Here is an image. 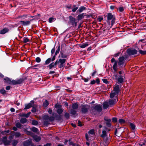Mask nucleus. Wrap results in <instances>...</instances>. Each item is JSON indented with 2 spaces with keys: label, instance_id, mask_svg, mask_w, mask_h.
Masks as SVG:
<instances>
[{
  "label": "nucleus",
  "instance_id": "nucleus-1",
  "mask_svg": "<svg viewBox=\"0 0 146 146\" xmlns=\"http://www.w3.org/2000/svg\"><path fill=\"white\" fill-rule=\"evenodd\" d=\"M111 20V25L112 26L115 22V19L114 16L112 15L111 13H108L107 16V22L109 25H110V20Z\"/></svg>",
  "mask_w": 146,
  "mask_h": 146
},
{
  "label": "nucleus",
  "instance_id": "nucleus-2",
  "mask_svg": "<svg viewBox=\"0 0 146 146\" xmlns=\"http://www.w3.org/2000/svg\"><path fill=\"white\" fill-rule=\"evenodd\" d=\"M66 61V59H62L60 58L58 60L55 61L54 63L55 66H56L57 64H58V67L60 68H62L65 66L64 63Z\"/></svg>",
  "mask_w": 146,
  "mask_h": 146
},
{
  "label": "nucleus",
  "instance_id": "nucleus-3",
  "mask_svg": "<svg viewBox=\"0 0 146 146\" xmlns=\"http://www.w3.org/2000/svg\"><path fill=\"white\" fill-rule=\"evenodd\" d=\"M113 78L114 80L117 79L118 82L120 83L122 82L123 80L122 76H120L118 78V75L115 73L114 75L113 76Z\"/></svg>",
  "mask_w": 146,
  "mask_h": 146
},
{
  "label": "nucleus",
  "instance_id": "nucleus-4",
  "mask_svg": "<svg viewBox=\"0 0 146 146\" xmlns=\"http://www.w3.org/2000/svg\"><path fill=\"white\" fill-rule=\"evenodd\" d=\"M7 137H4L2 138V143H3L5 145H9L11 143L10 141L7 140Z\"/></svg>",
  "mask_w": 146,
  "mask_h": 146
},
{
  "label": "nucleus",
  "instance_id": "nucleus-5",
  "mask_svg": "<svg viewBox=\"0 0 146 146\" xmlns=\"http://www.w3.org/2000/svg\"><path fill=\"white\" fill-rule=\"evenodd\" d=\"M127 52L129 55H132L137 54V51L135 49H129L127 50Z\"/></svg>",
  "mask_w": 146,
  "mask_h": 146
},
{
  "label": "nucleus",
  "instance_id": "nucleus-6",
  "mask_svg": "<svg viewBox=\"0 0 146 146\" xmlns=\"http://www.w3.org/2000/svg\"><path fill=\"white\" fill-rule=\"evenodd\" d=\"M125 58L123 56L120 57L119 59L118 65L119 66H121L124 63Z\"/></svg>",
  "mask_w": 146,
  "mask_h": 146
},
{
  "label": "nucleus",
  "instance_id": "nucleus-7",
  "mask_svg": "<svg viewBox=\"0 0 146 146\" xmlns=\"http://www.w3.org/2000/svg\"><path fill=\"white\" fill-rule=\"evenodd\" d=\"M34 104V102L33 101H31L28 104L25 105V108L24 109H28L31 108L32 107Z\"/></svg>",
  "mask_w": 146,
  "mask_h": 146
},
{
  "label": "nucleus",
  "instance_id": "nucleus-8",
  "mask_svg": "<svg viewBox=\"0 0 146 146\" xmlns=\"http://www.w3.org/2000/svg\"><path fill=\"white\" fill-rule=\"evenodd\" d=\"M23 81V80L22 79H20L19 80H13L12 81H11V82L10 84L13 85L19 84L22 83Z\"/></svg>",
  "mask_w": 146,
  "mask_h": 146
},
{
  "label": "nucleus",
  "instance_id": "nucleus-9",
  "mask_svg": "<svg viewBox=\"0 0 146 146\" xmlns=\"http://www.w3.org/2000/svg\"><path fill=\"white\" fill-rule=\"evenodd\" d=\"M69 18L70 22V23H72V25L75 26H76L77 25V23L75 21V19L72 16H69Z\"/></svg>",
  "mask_w": 146,
  "mask_h": 146
},
{
  "label": "nucleus",
  "instance_id": "nucleus-10",
  "mask_svg": "<svg viewBox=\"0 0 146 146\" xmlns=\"http://www.w3.org/2000/svg\"><path fill=\"white\" fill-rule=\"evenodd\" d=\"M32 20H31L30 21H21L20 22L22 25L25 26L29 25L30 24L31 21Z\"/></svg>",
  "mask_w": 146,
  "mask_h": 146
},
{
  "label": "nucleus",
  "instance_id": "nucleus-11",
  "mask_svg": "<svg viewBox=\"0 0 146 146\" xmlns=\"http://www.w3.org/2000/svg\"><path fill=\"white\" fill-rule=\"evenodd\" d=\"M120 66H119L118 65H117V61H115L114 62L113 66V69L114 72H116L118 68L117 67Z\"/></svg>",
  "mask_w": 146,
  "mask_h": 146
},
{
  "label": "nucleus",
  "instance_id": "nucleus-12",
  "mask_svg": "<svg viewBox=\"0 0 146 146\" xmlns=\"http://www.w3.org/2000/svg\"><path fill=\"white\" fill-rule=\"evenodd\" d=\"M94 109L97 111H101L102 110V106L99 104L96 105L94 107Z\"/></svg>",
  "mask_w": 146,
  "mask_h": 146
},
{
  "label": "nucleus",
  "instance_id": "nucleus-13",
  "mask_svg": "<svg viewBox=\"0 0 146 146\" xmlns=\"http://www.w3.org/2000/svg\"><path fill=\"white\" fill-rule=\"evenodd\" d=\"M31 143V141L28 140L23 142V145L24 146H29Z\"/></svg>",
  "mask_w": 146,
  "mask_h": 146
},
{
  "label": "nucleus",
  "instance_id": "nucleus-14",
  "mask_svg": "<svg viewBox=\"0 0 146 146\" xmlns=\"http://www.w3.org/2000/svg\"><path fill=\"white\" fill-rule=\"evenodd\" d=\"M88 107L86 105H83L82 106V113H85L88 111Z\"/></svg>",
  "mask_w": 146,
  "mask_h": 146
},
{
  "label": "nucleus",
  "instance_id": "nucleus-15",
  "mask_svg": "<svg viewBox=\"0 0 146 146\" xmlns=\"http://www.w3.org/2000/svg\"><path fill=\"white\" fill-rule=\"evenodd\" d=\"M113 91L118 94L119 91V86L118 85L116 86L114 88Z\"/></svg>",
  "mask_w": 146,
  "mask_h": 146
},
{
  "label": "nucleus",
  "instance_id": "nucleus-16",
  "mask_svg": "<svg viewBox=\"0 0 146 146\" xmlns=\"http://www.w3.org/2000/svg\"><path fill=\"white\" fill-rule=\"evenodd\" d=\"M9 31L8 28H5L0 31V33L1 34H4L8 32Z\"/></svg>",
  "mask_w": 146,
  "mask_h": 146
},
{
  "label": "nucleus",
  "instance_id": "nucleus-17",
  "mask_svg": "<svg viewBox=\"0 0 146 146\" xmlns=\"http://www.w3.org/2000/svg\"><path fill=\"white\" fill-rule=\"evenodd\" d=\"M117 100L116 99L114 100H110L108 103L109 105H112L114 104L117 102Z\"/></svg>",
  "mask_w": 146,
  "mask_h": 146
},
{
  "label": "nucleus",
  "instance_id": "nucleus-18",
  "mask_svg": "<svg viewBox=\"0 0 146 146\" xmlns=\"http://www.w3.org/2000/svg\"><path fill=\"white\" fill-rule=\"evenodd\" d=\"M86 8L84 6L80 7L78 10L77 12H79V13L82 12L83 11L85 10Z\"/></svg>",
  "mask_w": 146,
  "mask_h": 146
},
{
  "label": "nucleus",
  "instance_id": "nucleus-19",
  "mask_svg": "<svg viewBox=\"0 0 146 146\" xmlns=\"http://www.w3.org/2000/svg\"><path fill=\"white\" fill-rule=\"evenodd\" d=\"M109 105L108 102H106L103 104V108L104 109H107Z\"/></svg>",
  "mask_w": 146,
  "mask_h": 146
},
{
  "label": "nucleus",
  "instance_id": "nucleus-20",
  "mask_svg": "<svg viewBox=\"0 0 146 146\" xmlns=\"http://www.w3.org/2000/svg\"><path fill=\"white\" fill-rule=\"evenodd\" d=\"M34 139L36 141L38 142L40 141L41 139L40 137L37 135H34L33 137Z\"/></svg>",
  "mask_w": 146,
  "mask_h": 146
},
{
  "label": "nucleus",
  "instance_id": "nucleus-21",
  "mask_svg": "<svg viewBox=\"0 0 146 146\" xmlns=\"http://www.w3.org/2000/svg\"><path fill=\"white\" fill-rule=\"evenodd\" d=\"M93 135H91L90 134L88 133H86L85 135L86 139L88 141H89L90 140L89 138L91 137H93Z\"/></svg>",
  "mask_w": 146,
  "mask_h": 146
},
{
  "label": "nucleus",
  "instance_id": "nucleus-22",
  "mask_svg": "<svg viewBox=\"0 0 146 146\" xmlns=\"http://www.w3.org/2000/svg\"><path fill=\"white\" fill-rule=\"evenodd\" d=\"M4 80L5 82L9 84H11V80L8 78L6 77L4 78Z\"/></svg>",
  "mask_w": 146,
  "mask_h": 146
},
{
  "label": "nucleus",
  "instance_id": "nucleus-23",
  "mask_svg": "<svg viewBox=\"0 0 146 146\" xmlns=\"http://www.w3.org/2000/svg\"><path fill=\"white\" fill-rule=\"evenodd\" d=\"M88 45V42L84 43L80 46V47L81 48H84Z\"/></svg>",
  "mask_w": 146,
  "mask_h": 146
},
{
  "label": "nucleus",
  "instance_id": "nucleus-24",
  "mask_svg": "<svg viewBox=\"0 0 146 146\" xmlns=\"http://www.w3.org/2000/svg\"><path fill=\"white\" fill-rule=\"evenodd\" d=\"M31 114V112H29L27 114H23L22 115H20L19 116L21 117H28Z\"/></svg>",
  "mask_w": 146,
  "mask_h": 146
},
{
  "label": "nucleus",
  "instance_id": "nucleus-25",
  "mask_svg": "<svg viewBox=\"0 0 146 146\" xmlns=\"http://www.w3.org/2000/svg\"><path fill=\"white\" fill-rule=\"evenodd\" d=\"M118 94L112 91L110 94V97L111 98H113L115 96H117Z\"/></svg>",
  "mask_w": 146,
  "mask_h": 146
},
{
  "label": "nucleus",
  "instance_id": "nucleus-26",
  "mask_svg": "<svg viewBox=\"0 0 146 146\" xmlns=\"http://www.w3.org/2000/svg\"><path fill=\"white\" fill-rule=\"evenodd\" d=\"M78 105L77 103H74L72 105V108L73 109L76 110L78 108Z\"/></svg>",
  "mask_w": 146,
  "mask_h": 146
},
{
  "label": "nucleus",
  "instance_id": "nucleus-27",
  "mask_svg": "<svg viewBox=\"0 0 146 146\" xmlns=\"http://www.w3.org/2000/svg\"><path fill=\"white\" fill-rule=\"evenodd\" d=\"M20 122L23 124L24 123L27 121V119L25 118H22L20 119Z\"/></svg>",
  "mask_w": 146,
  "mask_h": 146
},
{
  "label": "nucleus",
  "instance_id": "nucleus-28",
  "mask_svg": "<svg viewBox=\"0 0 146 146\" xmlns=\"http://www.w3.org/2000/svg\"><path fill=\"white\" fill-rule=\"evenodd\" d=\"M130 126L131 128L133 130H134L135 129V124L133 123H130Z\"/></svg>",
  "mask_w": 146,
  "mask_h": 146
},
{
  "label": "nucleus",
  "instance_id": "nucleus-29",
  "mask_svg": "<svg viewBox=\"0 0 146 146\" xmlns=\"http://www.w3.org/2000/svg\"><path fill=\"white\" fill-rule=\"evenodd\" d=\"M56 111H57V112L59 114H61L62 113V112H63V110L61 108H58L57 109V110Z\"/></svg>",
  "mask_w": 146,
  "mask_h": 146
},
{
  "label": "nucleus",
  "instance_id": "nucleus-30",
  "mask_svg": "<svg viewBox=\"0 0 146 146\" xmlns=\"http://www.w3.org/2000/svg\"><path fill=\"white\" fill-rule=\"evenodd\" d=\"M74 109L71 110H70V114L72 115H75L76 114V112L78 111H76Z\"/></svg>",
  "mask_w": 146,
  "mask_h": 146
},
{
  "label": "nucleus",
  "instance_id": "nucleus-31",
  "mask_svg": "<svg viewBox=\"0 0 146 146\" xmlns=\"http://www.w3.org/2000/svg\"><path fill=\"white\" fill-rule=\"evenodd\" d=\"M84 18V13H82L78 15L77 18L78 20H80Z\"/></svg>",
  "mask_w": 146,
  "mask_h": 146
},
{
  "label": "nucleus",
  "instance_id": "nucleus-32",
  "mask_svg": "<svg viewBox=\"0 0 146 146\" xmlns=\"http://www.w3.org/2000/svg\"><path fill=\"white\" fill-rule=\"evenodd\" d=\"M28 15H25L22 16H19L18 18H21L22 20H24L25 19V18L27 17Z\"/></svg>",
  "mask_w": 146,
  "mask_h": 146
},
{
  "label": "nucleus",
  "instance_id": "nucleus-33",
  "mask_svg": "<svg viewBox=\"0 0 146 146\" xmlns=\"http://www.w3.org/2000/svg\"><path fill=\"white\" fill-rule=\"evenodd\" d=\"M106 136V131L104 130L102 131V134L101 135V136L102 137H105Z\"/></svg>",
  "mask_w": 146,
  "mask_h": 146
},
{
  "label": "nucleus",
  "instance_id": "nucleus-34",
  "mask_svg": "<svg viewBox=\"0 0 146 146\" xmlns=\"http://www.w3.org/2000/svg\"><path fill=\"white\" fill-rule=\"evenodd\" d=\"M88 134H90L92 135H94V129H92L90 130L88 132Z\"/></svg>",
  "mask_w": 146,
  "mask_h": 146
},
{
  "label": "nucleus",
  "instance_id": "nucleus-35",
  "mask_svg": "<svg viewBox=\"0 0 146 146\" xmlns=\"http://www.w3.org/2000/svg\"><path fill=\"white\" fill-rule=\"evenodd\" d=\"M73 7H74V8L72 9V11L73 12H75L78 9V7H76V5H74Z\"/></svg>",
  "mask_w": 146,
  "mask_h": 146
},
{
  "label": "nucleus",
  "instance_id": "nucleus-36",
  "mask_svg": "<svg viewBox=\"0 0 146 146\" xmlns=\"http://www.w3.org/2000/svg\"><path fill=\"white\" fill-rule=\"evenodd\" d=\"M60 46L59 45L56 51L55 54V55H56L58 53L60 52Z\"/></svg>",
  "mask_w": 146,
  "mask_h": 146
},
{
  "label": "nucleus",
  "instance_id": "nucleus-37",
  "mask_svg": "<svg viewBox=\"0 0 146 146\" xmlns=\"http://www.w3.org/2000/svg\"><path fill=\"white\" fill-rule=\"evenodd\" d=\"M49 104L48 102L46 100L43 103V106L44 107H47Z\"/></svg>",
  "mask_w": 146,
  "mask_h": 146
},
{
  "label": "nucleus",
  "instance_id": "nucleus-38",
  "mask_svg": "<svg viewBox=\"0 0 146 146\" xmlns=\"http://www.w3.org/2000/svg\"><path fill=\"white\" fill-rule=\"evenodd\" d=\"M51 61V58H48L45 62V64L47 65Z\"/></svg>",
  "mask_w": 146,
  "mask_h": 146
},
{
  "label": "nucleus",
  "instance_id": "nucleus-39",
  "mask_svg": "<svg viewBox=\"0 0 146 146\" xmlns=\"http://www.w3.org/2000/svg\"><path fill=\"white\" fill-rule=\"evenodd\" d=\"M15 125L17 127L20 128L21 127L22 125L20 123L17 122L16 123Z\"/></svg>",
  "mask_w": 146,
  "mask_h": 146
},
{
  "label": "nucleus",
  "instance_id": "nucleus-40",
  "mask_svg": "<svg viewBox=\"0 0 146 146\" xmlns=\"http://www.w3.org/2000/svg\"><path fill=\"white\" fill-rule=\"evenodd\" d=\"M139 53L143 55H144L146 54V51L145 50H139Z\"/></svg>",
  "mask_w": 146,
  "mask_h": 146
},
{
  "label": "nucleus",
  "instance_id": "nucleus-41",
  "mask_svg": "<svg viewBox=\"0 0 146 146\" xmlns=\"http://www.w3.org/2000/svg\"><path fill=\"white\" fill-rule=\"evenodd\" d=\"M18 143L17 141L16 140H14L13 141L12 144L13 146H15Z\"/></svg>",
  "mask_w": 146,
  "mask_h": 146
},
{
  "label": "nucleus",
  "instance_id": "nucleus-42",
  "mask_svg": "<svg viewBox=\"0 0 146 146\" xmlns=\"http://www.w3.org/2000/svg\"><path fill=\"white\" fill-rule=\"evenodd\" d=\"M61 58H63V59H64L66 58L67 57V55L66 54H61Z\"/></svg>",
  "mask_w": 146,
  "mask_h": 146
},
{
  "label": "nucleus",
  "instance_id": "nucleus-43",
  "mask_svg": "<svg viewBox=\"0 0 146 146\" xmlns=\"http://www.w3.org/2000/svg\"><path fill=\"white\" fill-rule=\"evenodd\" d=\"M54 65V63L52 62L48 66V67L49 68V69H51L52 67H53Z\"/></svg>",
  "mask_w": 146,
  "mask_h": 146
},
{
  "label": "nucleus",
  "instance_id": "nucleus-44",
  "mask_svg": "<svg viewBox=\"0 0 146 146\" xmlns=\"http://www.w3.org/2000/svg\"><path fill=\"white\" fill-rule=\"evenodd\" d=\"M38 129L34 127H33L32 128V130L35 132H36L38 131Z\"/></svg>",
  "mask_w": 146,
  "mask_h": 146
},
{
  "label": "nucleus",
  "instance_id": "nucleus-45",
  "mask_svg": "<svg viewBox=\"0 0 146 146\" xmlns=\"http://www.w3.org/2000/svg\"><path fill=\"white\" fill-rule=\"evenodd\" d=\"M32 123L33 125H36L38 124V122L35 120H33L32 122Z\"/></svg>",
  "mask_w": 146,
  "mask_h": 146
},
{
  "label": "nucleus",
  "instance_id": "nucleus-46",
  "mask_svg": "<svg viewBox=\"0 0 146 146\" xmlns=\"http://www.w3.org/2000/svg\"><path fill=\"white\" fill-rule=\"evenodd\" d=\"M23 42L24 43H25L28 42L29 41V39L26 37H24L23 38Z\"/></svg>",
  "mask_w": 146,
  "mask_h": 146
},
{
  "label": "nucleus",
  "instance_id": "nucleus-47",
  "mask_svg": "<svg viewBox=\"0 0 146 146\" xmlns=\"http://www.w3.org/2000/svg\"><path fill=\"white\" fill-rule=\"evenodd\" d=\"M21 135V134L19 132H16L15 134V136L16 137H18Z\"/></svg>",
  "mask_w": 146,
  "mask_h": 146
},
{
  "label": "nucleus",
  "instance_id": "nucleus-48",
  "mask_svg": "<svg viewBox=\"0 0 146 146\" xmlns=\"http://www.w3.org/2000/svg\"><path fill=\"white\" fill-rule=\"evenodd\" d=\"M0 92L3 94H5V91L4 89H2L0 90Z\"/></svg>",
  "mask_w": 146,
  "mask_h": 146
},
{
  "label": "nucleus",
  "instance_id": "nucleus-49",
  "mask_svg": "<svg viewBox=\"0 0 146 146\" xmlns=\"http://www.w3.org/2000/svg\"><path fill=\"white\" fill-rule=\"evenodd\" d=\"M55 20V19L52 17H51L49 18V23H51L53 21H54Z\"/></svg>",
  "mask_w": 146,
  "mask_h": 146
},
{
  "label": "nucleus",
  "instance_id": "nucleus-50",
  "mask_svg": "<svg viewBox=\"0 0 146 146\" xmlns=\"http://www.w3.org/2000/svg\"><path fill=\"white\" fill-rule=\"evenodd\" d=\"M43 118L44 119H48L49 118V116L47 115H45L43 117Z\"/></svg>",
  "mask_w": 146,
  "mask_h": 146
},
{
  "label": "nucleus",
  "instance_id": "nucleus-51",
  "mask_svg": "<svg viewBox=\"0 0 146 146\" xmlns=\"http://www.w3.org/2000/svg\"><path fill=\"white\" fill-rule=\"evenodd\" d=\"M69 114L68 113H65L64 116L66 118H68L69 117Z\"/></svg>",
  "mask_w": 146,
  "mask_h": 146
},
{
  "label": "nucleus",
  "instance_id": "nucleus-52",
  "mask_svg": "<svg viewBox=\"0 0 146 146\" xmlns=\"http://www.w3.org/2000/svg\"><path fill=\"white\" fill-rule=\"evenodd\" d=\"M118 10L120 12H122L124 11V9L123 7H120L118 9Z\"/></svg>",
  "mask_w": 146,
  "mask_h": 146
},
{
  "label": "nucleus",
  "instance_id": "nucleus-53",
  "mask_svg": "<svg viewBox=\"0 0 146 146\" xmlns=\"http://www.w3.org/2000/svg\"><path fill=\"white\" fill-rule=\"evenodd\" d=\"M119 122L121 123H124L125 122V120L123 119H119Z\"/></svg>",
  "mask_w": 146,
  "mask_h": 146
},
{
  "label": "nucleus",
  "instance_id": "nucleus-54",
  "mask_svg": "<svg viewBox=\"0 0 146 146\" xmlns=\"http://www.w3.org/2000/svg\"><path fill=\"white\" fill-rule=\"evenodd\" d=\"M36 61L37 62L39 63L41 61L40 58L39 57H37L36 58Z\"/></svg>",
  "mask_w": 146,
  "mask_h": 146
},
{
  "label": "nucleus",
  "instance_id": "nucleus-55",
  "mask_svg": "<svg viewBox=\"0 0 146 146\" xmlns=\"http://www.w3.org/2000/svg\"><path fill=\"white\" fill-rule=\"evenodd\" d=\"M104 119L106 121H110L111 120V119H108L106 117H104Z\"/></svg>",
  "mask_w": 146,
  "mask_h": 146
},
{
  "label": "nucleus",
  "instance_id": "nucleus-56",
  "mask_svg": "<svg viewBox=\"0 0 146 146\" xmlns=\"http://www.w3.org/2000/svg\"><path fill=\"white\" fill-rule=\"evenodd\" d=\"M44 124L46 125H48L49 123L47 121H45L43 122Z\"/></svg>",
  "mask_w": 146,
  "mask_h": 146
},
{
  "label": "nucleus",
  "instance_id": "nucleus-57",
  "mask_svg": "<svg viewBox=\"0 0 146 146\" xmlns=\"http://www.w3.org/2000/svg\"><path fill=\"white\" fill-rule=\"evenodd\" d=\"M110 121H107V122L106 123L107 125L109 127H110L111 126V124L110 123Z\"/></svg>",
  "mask_w": 146,
  "mask_h": 146
},
{
  "label": "nucleus",
  "instance_id": "nucleus-58",
  "mask_svg": "<svg viewBox=\"0 0 146 146\" xmlns=\"http://www.w3.org/2000/svg\"><path fill=\"white\" fill-rule=\"evenodd\" d=\"M48 119L50 121H52L54 120V118L52 117H49Z\"/></svg>",
  "mask_w": 146,
  "mask_h": 146
},
{
  "label": "nucleus",
  "instance_id": "nucleus-59",
  "mask_svg": "<svg viewBox=\"0 0 146 146\" xmlns=\"http://www.w3.org/2000/svg\"><path fill=\"white\" fill-rule=\"evenodd\" d=\"M112 121L114 122H116L117 121V119L116 117H113L112 119Z\"/></svg>",
  "mask_w": 146,
  "mask_h": 146
},
{
  "label": "nucleus",
  "instance_id": "nucleus-60",
  "mask_svg": "<svg viewBox=\"0 0 146 146\" xmlns=\"http://www.w3.org/2000/svg\"><path fill=\"white\" fill-rule=\"evenodd\" d=\"M102 81L104 83H105L106 84H107L108 83V81L106 79H103Z\"/></svg>",
  "mask_w": 146,
  "mask_h": 146
},
{
  "label": "nucleus",
  "instance_id": "nucleus-61",
  "mask_svg": "<svg viewBox=\"0 0 146 146\" xmlns=\"http://www.w3.org/2000/svg\"><path fill=\"white\" fill-rule=\"evenodd\" d=\"M31 111L33 112H35L36 111V109L35 108L33 107L32 108Z\"/></svg>",
  "mask_w": 146,
  "mask_h": 146
},
{
  "label": "nucleus",
  "instance_id": "nucleus-62",
  "mask_svg": "<svg viewBox=\"0 0 146 146\" xmlns=\"http://www.w3.org/2000/svg\"><path fill=\"white\" fill-rule=\"evenodd\" d=\"M83 80L85 82H87L89 80V78H84L83 79Z\"/></svg>",
  "mask_w": 146,
  "mask_h": 146
},
{
  "label": "nucleus",
  "instance_id": "nucleus-63",
  "mask_svg": "<svg viewBox=\"0 0 146 146\" xmlns=\"http://www.w3.org/2000/svg\"><path fill=\"white\" fill-rule=\"evenodd\" d=\"M55 52V48H53L51 50V53L52 54H53Z\"/></svg>",
  "mask_w": 146,
  "mask_h": 146
},
{
  "label": "nucleus",
  "instance_id": "nucleus-64",
  "mask_svg": "<svg viewBox=\"0 0 146 146\" xmlns=\"http://www.w3.org/2000/svg\"><path fill=\"white\" fill-rule=\"evenodd\" d=\"M78 126H82V125L81 124V123L80 121H78Z\"/></svg>",
  "mask_w": 146,
  "mask_h": 146
}]
</instances>
